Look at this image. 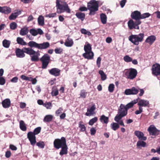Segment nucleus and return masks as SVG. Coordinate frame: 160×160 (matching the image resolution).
<instances>
[{"label":"nucleus","instance_id":"nucleus-1","mask_svg":"<svg viewBox=\"0 0 160 160\" xmlns=\"http://www.w3.org/2000/svg\"><path fill=\"white\" fill-rule=\"evenodd\" d=\"M16 56L19 58L25 57L24 53L29 55L31 57V60L32 62H37L39 60V57L40 56L39 51H35L30 48H23L22 49L17 48L15 51Z\"/></svg>","mask_w":160,"mask_h":160},{"label":"nucleus","instance_id":"nucleus-2","mask_svg":"<svg viewBox=\"0 0 160 160\" xmlns=\"http://www.w3.org/2000/svg\"><path fill=\"white\" fill-rule=\"evenodd\" d=\"M99 1H96L95 0H91L87 3V8L84 6L80 7L79 10L82 12L86 11L88 10L90 11L89 13V15H94L96 12L98 10Z\"/></svg>","mask_w":160,"mask_h":160},{"label":"nucleus","instance_id":"nucleus-3","mask_svg":"<svg viewBox=\"0 0 160 160\" xmlns=\"http://www.w3.org/2000/svg\"><path fill=\"white\" fill-rule=\"evenodd\" d=\"M57 12L60 14L64 12L70 13L71 10L68 5L65 2L62 0H57L56 1Z\"/></svg>","mask_w":160,"mask_h":160},{"label":"nucleus","instance_id":"nucleus-4","mask_svg":"<svg viewBox=\"0 0 160 160\" xmlns=\"http://www.w3.org/2000/svg\"><path fill=\"white\" fill-rule=\"evenodd\" d=\"M144 36L143 33L137 35L132 34L128 37V40L134 45H138L140 42L143 41Z\"/></svg>","mask_w":160,"mask_h":160},{"label":"nucleus","instance_id":"nucleus-5","mask_svg":"<svg viewBox=\"0 0 160 160\" xmlns=\"http://www.w3.org/2000/svg\"><path fill=\"white\" fill-rule=\"evenodd\" d=\"M128 110L125 107V105L121 104L118 109V113L115 116L114 120H120L126 116L128 113Z\"/></svg>","mask_w":160,"mask_h":160},{"label":"nucleus","instance_id":"nucleus-6","mask_svg":"<svg viewBox=\"0 0 160 160\" xmlns=\"http://www.w3.org/2000/svg\"><path fill=\"white\" fill-rule=\"evenodd\" d=\"M66 144V141L64 137H62L61 139H56L53 142L54 147L56 149H58Z\"/></svg>","mask_w":160,"mask_h":160},{"label":"nucleus","instance_id":"nucleus-7","mask_svg":"<svg viewBox=\"0 0 160 160\" xmlns=\"http://www.w3.org/2000/svg\"><path fill=\"white\" fill-rule=\"evenodd\" d=\"M50 59V56L47 53L44 54L40 58V60L42 62V69H45L47 68L49 63Z\"/></svg>","mask_w":160,"mask_h":160},{"label":"nucleus","instance_id":"nucleus-8","mask_svg":"<svg viewBox=\"0 0 160 160\" xmlns=\"http://www.w3.org/2000/svg\"><path fill=\"white\" fill-rule=\"evenodd\" d=\"M137 72L135 69L130 68L129 71L125 73L127 78L130 79H133L136 76Z\"/></svg>","mask_w":160,"mask_h":160},{"label":"nucleus","instance_id":"nucleus-9","mask_svg":"<svg viewBox=\"0 0 160 160\" xmlns=\"http://www.w3.org/2000/svg\"><path fill=\"white\" fill-rule=\"evenodd\" d=\"M141 21H136L134 22L133 20L131 19L128 22V26L130 29H139V28L138 25L141 24Z\"/></svg>","mask_w":160,"mask_h":160},{"label":"nucleus","instance_id":"nucleus-10","mask_svg":"<svg viewBox=\"0 0 160 160\" xmlns=\"http://www.w3.org/2000/svg\"><path fill=\"white\" fill-rule=\"evenodd\" d=\"M152 71L153 75L156 76H160V65L158 63L153 64L152 66Z\"/></svg>","mask_w":160,"mask_h":160},{"label":"nucleus","instance_id":"nucleus-11","mask_svg":"<svg viewBox=\"0 0 160 160\" xmlns=\"http://www.w3.org/2000/svg\"><path fill=\"white\" fill-rule=\"evenodd\" d=\"M131 17L132 19L136 21H140L141 13L138 11H134L131 13Z\"/></svg>","mask_w":160,"mask_h":160},{"label":"nucleus","instance_id":"nucleus-12","mask_svg":"<svg viewBox=\"0 0 160 160\" xmlns=\"http://www.w3.org/2000/svg\"><path fill=\"white\" fill-rule=\"evenodd\" d=\"M138 90L134 87H132L131 89H126L124 94L126 95H135L138 93Z\"/></svg>","mask_w":160,"mask_h":160},{"label":"nucleus","instance_id":"nucleus-13","mask_svg":"<svg viewBox=\"0 0 160 160\" xmlns=\"http://www.w3.org/2000/svg\"><path fill=\"white\" fill-rule=\"evenodd\" d=\"M30 33L33 36H36L38 34L42 35L43 33V31L40 28H38L37 29L32 28L29 30Z\"/></svg>","mask_w":160,"mask_h":160},{"label":"nucleus","instance_id":"nucleus-14","mask_svg":"<svg viewBox=\"0 0 160 160\" xmlns=\"http://www.w3.org/2000/svg\"><path fill=\"white\" fill-rule=\"evenodd\" d=\"M150 134L152 135H158L160 131L156 129L154 127L150 126L148 129Z\"/></svg>","mask_w":160,"mask_h":160},{"label":"nucleus","instance_id":"nucleus-15","mask_svg":"<svg viewBox=\"0 0 160 160\" xmlns=\"http://www.w3.org/2000/svg\"><path fill=\"white\" fill-rule=\"evenodd\" d=\"M49 72L51 75L57 77L60 75V70L58 68H54L49 70Z\"/></svg>","mask_w":160,"mask_h":160},{"label":"nucleus","instance_id":"nucleus-16","mask_svg":"<svg viewBox=\"0 0 160 160\" xmlns=\"http://www.w3.org/2000/svg\"><path fill=\"white\" fill-rule=\"evenodd\" d=\"M11 12V9L9 7L7 6H0V12L2 13L8 14Z\"/></svg>","mask_w":160,"mask_h":160},{"label":"nucleus","instance_id":"nucleus-17","mask_svg":"<svg viewBox=\"0 0 160 160\" xmlns=\"http://www.w3.org/2000/svg\"><path fill=\"white\" fill-rule=\"evenodd\" d=\"M134 134L139 140L145 141L147 139V137L144 136L143 133L140 131H136L134 132Z\"/></svg>","mask_w":160,"mask_h":160},{"label":"nucleus","instance_id":"nucleus-18","mask_svg":"<svg viewBox=\"0 0 160 160\" xmlns=\"http://www.w3.org/2000/svg\"><path fill=\"white\" fill-rule=\"evenodd\" d=\"M138 105L140 107H148L149 106V102L147 100L140 99L138 102Z\"/></svg>","mask_w":160,"mask_h":160},{"label":"nucleus","instance_id":"nucleus-19","mask_svg":"<svg viewBox=\"0 0 160 160\" xmlns=\"http://www.w3.org/2000/svg\"><path fill=\"white\" fill-rule=\"evenodd\" d=\"M156 37L154 35H151L148 37L145 40V42L152 45L155 41Z\"/></svg>","mask_w":160,"mask_h":160},{"label":"nucleus","instance_id":"nucleus-20","mask_svg":"<svg viewBox=\"0 0 160 160\" xmlns=\"http://www.w3.org/2000/svg\"><path fill=\"white\" fill-rule=\"evenodd\" d=\"M82 56L88 60L92 59L93 58L94 53L92 52H85Z\"/></svg>","mask_w":160,"mask_h":160},{"label":"nucleus","instance_id":"nucleus-21","mask_svg":"<svg viewBox=\"0 0 160 160\" xmlns=\"http://www.w3.org/2000/svg\"><path fill=\"white\" fill-rule=\"evenodd\" d=\"M50 46V44L48 42H45L42 43H39L38 49L40 50L46 49Z\"/></svg>","mask_w":160,"mask_h":160},{"label":"nucleus","instance_id":"nucleus-22","mask_svg":"<svg viewBox=\"0 0 160 160\" xmlns=\"http://www.w3.org/2000/svg\"><path fill=\"white\" fill-rule=\"evenodd\" d=\"M2 104L3 107L4 108H9L11 105L10 100L9 99H6L2 102Z\"/></svg>","mask_w":160,"mask_h":160},{"label":"nucleus","instance_id":"nucleus-23","mask_svg":"<svg viewBox=\"0 0 160 160\" xmlns=\"http://www.w3.org/2000/svg\"><path fill=\"white\" fill-rule=\"evenodd\" d=\"M21 12L20 11H16L14 13H12L11 14L9 17V19L10 20H14L19 15L21 14Z\"/></svg>","mask_w":160,"mask_h":160},{"label":"nucleus","instance_id":"nucleus-24","mask_svg":"<svg viewBox=\"0 0 160 160\" xmlns=\"http://www.w3.org/2000/svg\"><path fill=\"white\" fill-rule=\"evenodd\" d=\"M138 99H134L131 102L128 103L126 105H125V107L128 110L129 109L132 107L133 106L136 104L138 102Z\"/></svg>","mask_w":160,"mask_h":160},{"label":"nucleus","instance_id":"nucleus-25","mask_svg":"<svg viewBox=\"0 0 160 160\" xmlns=\"http://www.w3.org/2000/svg\"><path fill=\"white\" fill-rule=\"evenodd\" d=\"M28 32V28L25 26L21 29L20 31L19 34L21 35L24 36L27 35Z\"/></svg>","mask_w":160,"mask_h":160},{"label":"nucleus","instance_id":"nucleus-26","mask_svg":"<svg viewBox=\"0 0 160 160\" xmlns=\"http://www.w3.org/2000/svg\"><path fill=\"white\" fill-rule=\"evenodd\" d=\"M73 44V42L72 39L69 37H68L66 40L65 43V45L67 47H71L72 46Z\"/></svg>","mask_w":160,"mask_h":160},{"label":"nucleus","instance_id":"nucleus-27","mask_svg":"<svg viewBox=\"0 0 160 160\" xmlns=\"http://www.w3.org/2000/svg\"><path fill=\"white\" fill-rule=\"evenodd\" d=\"M61 148V150L59 152V154L61 156L67 154L68 153V149L67 144Z\"/></svg>","mask_w":160,"mask_h":160},{"label":"nucleus","instance_id":"nucleus-28","mask_svg":"<svg viewBox=\"0 0 160 160\" xmlns=\"http://www.w3.org/2000/svg\"><path fill=\"white\" fill-rule=\"evenodd\" d=\"M28 44L30 47V48H34L38 49L39 43L34 41H30L28 43Z\"/></svg>","mask_w":160,"mask_h":160},{"label":"nucleus","instance_id":"nucleus-29","mask_svg":"<svg viewBox=\"0 0 160 160\" xmlns=\"http://www.w3.org/2000/svg\"><path fill=\"white\" fill-rule=\"evenodd\" d=\"M95 109L94 105H93L90 108H88L87 112L86 113L85 115L87 116H90L92 115Z\"/></svg>","mask_w":160,"mask_h":160},{"label":"nucleus","instance_id":"nucleus-30","mask_svg":"<svg viewBox=\"0 0 160 160\" xmlns=\"http://www.w3.org/2000/svg\"><path fill=\"white\" fill-rule=\"evenodd\" d=\"M51 94L52 96H56L58 95V91L56 86H54L52 87Z\"/></svg>","mask_w":160,"mask_h":160},{"label":"nucleus","instance_id":"nucleus-31","mask_svg":"<svg viewBox=\"0 0 160 160\" xmlns=\"http://www.w3.org/2000/svg\"><path fill=\"white\" fill-rule=\"evenodd\" d=\"M77 17L79 19H81L83 21L85 19V14L81 12H77L75 14Z\"/></svg>","mask_w":160,"mask_h":160},{"label":"nucleus","instance_id":"nucleus-32","mask_svg":"<svg viewBox=\"0 0 160 160\" xmlns=\"http://www.w3.org/2000/svg\"><path fill=\"white\" fill-rule=\"evenodd\" d=\"M100 18L102 23L103 24H105L107 21V17L106 14L103 13L101 14Z\"/></svg>","mask_w":160,"mask_h":160},{"label":"nucleus","instance_id":"nucleus-33","mask_svg":"<svg viewBox=\"0 0 160 160\" xmlns=\"http://www.w3.org/2000/svg\"><path fill=\"white\" fill-rule=\"evenodd\" d=\"M19 123V126L20 129L23 131H26L27 130V127L23 121H20Z\"/></svg>","mask_w":160,"mask_h":160},{"label":"nucleus","instance_id":"nucleus-34","mask_svg":"<svg viewBox=\"0 0 160 160\" xmlns=\"http://www.w3.org/2000/svg\"><path fill=\"white\" fill-rule=\"evenodd\" d=\"M17 43L22 45H26L27 43L24 41L23 39L20 37H18L17 39Z\"/></svg>","mask_w":160,"mask_h":160},{"label":"nucleus","instance_id":"nucleus-35","mask_svg":"<svg viewBox=\"0 0 160 160\" xmlns=\"http://www.w3.org/2000/svg\"><path fill=\"white\" fill-rule=\"evenodd\" d=\"M111 127L113 130L116 131L119 128V125L118 123L112 122L111 124Z\"/></svg>","mask_w":160,"mask_h":160},{"label":"nucleus","instance_id":"nucleus-36","mask_svg":"<svg viewBox=\"0 0 160 160\" xmlns=\"http://www.w3.org/2000/svg\"><path fill=\"white\" fill-rule=\"evenodd\" d=\"M84 49L85 52H92L91 45L89 43L84 45Z\"/></svg>","mask_w":160,"mask_h":160},{"label":"nucleus","instance_id":"nucleus-37","mask_svg":"<svg viewBox=\"0 0 160 160\" xmlns=\"http://www.w3.org/2000/svg\"><path fill=\"white\" fill-rule=\"evenodd\" d=\"M79 127L80 129V131L81 132H83L86 130V127L82 121L79 122Z\"/></svg>","mask_w":160,"mask_h":160},{"label":"nucleus","instance_id":"nucleus-38","mask_svg":"<svg viewBox=\"0 0 160 160\" xmlns=\"http://www.w3.org/2000/svg\"><path fill=\"white\" fill-rule=\"evenodd\" d=\"M11 43L10 41L6 39L2 41V45L3 46L6 48H8Z\"/></svg>","mask_w":160,"mask_h":160},{"label":"nucleus","instance_id":"nucleus-39","mask_svg":"<svg viewBox=\"0 0 160 160\" xmlns=\"http://www.w3.org/2000/svg\"><path fill=\"white\" fill-rule=\"evenodd\" d=\"M98 72L101 75L102 80L104 81L106 79L107 76L103 71L100 70Z\"/></svg>","mask_w":160,"mask_h":160},{"label":"nucleus","instance_id":"nucleus-40","mask_svg":"<svg viewBox=\"0 0 160 160\" xmlns=\"http://www.w3.org/2000/svg\"><path fill=\"white\" fill-rule=\"evenodd\" d=\"M146 143L143 141H139L137 143V146L138 147H145L146 146Z\"/></svg>","mask_w":160,"mask_h":160},{"label":"nucleus","instance_id":"nucleus-41","mask_svg":"<svg viewBox=\"0 0 160 160\" xmlns=\"http://www.w3.org/2000/svg\"><path fill=\"white\" fill-rule=\"evenodd\" d=\"M38 22L39 25L42 26L44 25V20L43 16H40L38 18Z\"/></svg>","mask_w":160,"mask_h":160},{"label":"nucleus","instance_id":"nucleus-42","mask_svg":"<svg viewBox=\"0 0 160 160\" xmlns=\"http://www.w3.org/2000/svg\"><path fill=\"white\" fill-rule=\"evenodd\" d=\"M123 59V60L127 62H131L132 60V58L128 55L124 56Z\"/></svg>","mask_w":160,"mask_h":160},{"label":"nucleus","instance_id":"nucleus-43","mask_svg":"<svg viewBox=\"0 0 160 160\" xmlns=\"http://www.w3.org/2000/svg\"><path fill=\"white\" fill-rule=\"evenodd\" d=\"M43 106L47 109H51L52 107V105L50 102H46L43 104Z\"/></svg>","mask_w":160,"mask_h":160},{"label":"nucleus","instance_id":"nucleus-44","mask_svg":"<svg viewBox=\"0 0 160 160\" xmlns=\"http://www.w3.org/2000/svg\"><path fill=\"white\" fill-rule=\"evenodd\" d=\"M27 137L29 140L31 138H35V135L32 132H29L27 135Z\"/></svg>","mask_w":160,"mask_h":160},{"label":"nucleus","instance_id":"nucleus-45","mask_svg":"<svg viewBox=\"0 0 160 160\" xmlns=\"http://www.w3.org/2000/svg\"><path fill=\"white\" fill-rule=\"evenodd\" d=\"M81 32L82 33L85 35H87L88 36H90L92 34L89 31H87L86 29L84 28L82 29L81 30Z\"/></svg>","mask_w":160,"mask_h":160},{"label":"nucleus","instance_id":"nucleus-46","mask_svg":"<svg viewBox=\"0 0 160 160\" xmlns=\"http://www.w3.org/2000/svg\"><path fill=\"white\" fill-rule=\"evenodd\" d=\"M151 14L148 12H146L142 14H141V19H144L149 17Z\"/></svg>","mask_w":160,"mask_h":160},{"label":"nucleus","instance_id":"nucleus-47","mask_svg":"<svg viewBox=\"0 0 160 160\" xmlns=\"http://www.w3.org/2000/svg\"><path fill=\"white\" fill-rule=\"evenodd\" d=\"M21 78L23 80L30 81L32 80L33 78L32 77H28L24 75H22L21 76Z\"/></svg>","mask_w":160,"mask_h":160},{"label":"nucleus","instance_id":"nucleus-48","mask_svg":"<svg viewBox=\"0 0 160 160\" xmlns=\"http://www.w3.org/2000/svg\"><path fill=\"white\" fill-rule=\"evenodd\" d=\"M17 27V25L15 22H12L10 24V28L12 30L15 29Z\"/></svg>","mask_w":160,"mask_h":160},{"label":"nucleus","instance_id":"nucleus-49","mask_svg":"<svg viewBox=\"0 0 160 160\" xmlns=\"http://www.w3.org/2000/svg\"><path fill=\"white\" fill-rule=\"evenodd\" d=\"M87 94V92L84 90H82L80 92V95L81 98H84L86 97Z\"/></svg>","mask_w":160,"mask_h":160},{"label":"nucleus","instance_id":"nucleus-50","mask_svg":"<svg viewBox=\"0 0 160 160\" xmlns=\"http://www.w3.org/2000/svg\"><path fill=\"white\" fill-rule=\"evenodd\" d=\"M41 128L40 127H38L35 129L33 132H32L35 135H37L39 133L41 130Z\"/></svg>","mask_w":160,"mask_h":160},{"label":"nucleus","instance_id":"nucleus-51","mask_svg":"<svg viewBox=\"0 0 160 160\" xmlns=\"http://www.w3.org/2000/svg\"><path fill=\"white\" fill-rule=\"evenodd\" d=\"M36 145L39 147L43 148L44 147L45 144L43 142H39L36 143Z\"/></svg>","mask_w":160,"mask_h":160},{"label":"nucleus","instance_id":"nucleus-52","mask_svg":"<svg viewBox=\"0 0 160 160\" xmlns=\"http://www.w3.org/2000/svg\"><path fill=\"white\" fill-rule=\"evenodd\" d=\"M54 119L53 116L51 115H48L45 117L43 120H52Z\"/></svg>","mask_w":160,"mask_h":160},{"label":"nucleus","instance_id":"nucleus-53","mask_svg":"<svg viewBox=\"0 0 160 160\" xmlns=\"http://www.w3.org/2000/svg\"><path fill=\"white\" fill-rule=\"evenodd\" d=\"M114 88V84H110L108 86V91L110 92H112L113 91Z\"/></svg>","mask_w":160,"mask_h":160},{"label":"nucleus","instance_id":"nucleus-54","mask_svg":"<svg viewBox=\"0 0 160 160\" xmlns=\"http://www.w3.org/2000/svg\"><path fill=\"white\" fill-rule=\"evenodd\" d=\"M56 15V13H50L46 15V17H49V18L55 17Z\"/></svg>","mask_w":160,"mask_h":160},{"label":"nucleus","instance_id":"nucleus-55","mask_svg":"<svg viewBox=\"0 0 160 160\" xmlns=\"http://www.w3.org/2000/svg\"><path fill=\"white\" fill-rule=\"evenodd\" d=\"M55 52L57 54H60L62 52L63 49L62 48H56L55 50Z\"/></svg>","mask_w":160,"mask_h":160},{"label":"nucleus","instance_id":"nucleus-56","mask_svg":"<svg viewBox=\"0 0 160 160\" xmlns=\"http://www.w3.org/2000/svg\"><path fill=\"white\" fill-rule=\"evenodd\" d=\"M36 138H31L29 140L30 141L31 144L32 145H34L36 143Z\"/></svg>","mask_w":160,"mask_h":160},{"label":"nucleus","instance_id":"nucleus-57","mask_svg":"<svg viewBox=\"0 0 160 160\" xmlns=\"http://www.w3.org/2000/svg\"><path fill=\"white\" fill-rule=\"evenodd\" d=\"M5 83V80L2 77H0V85H3Z\"/></svg>","mask_w":160,"mask_h":160},{"label":"nucleus","instance_id":"nucleus-58","mask_svg":"<svg viewBox=\"0 0 160 160\" xmlns=\"http://www.w3.org/2000/svg\"><path fill=\"white\" fill-rule=\"evenodd\" d=\"M142 111V107H140L139 106V110H136L135 112V113L136 114H138L141 113Z\"/></svg>","mask_w":160,"mask_h":160},{"label":"nucleus","instance_id":"nucleus-59","mask_svg":"<svg viewBox=\"0 0 160 160\" xmlns=\"http://www.w3.org/2000/svg\"><path fill=\"white\" fill-rule=\"evenodd\" d=\"M101 59L100 57H98L97 60V64L98 68L100 67Z\"/></svg>","mask_w":160,"mask_h":160},{"label":"nucleus","instance_id":"nucleus-60","mask_svg":"<svg viewBox=\"0 0 160 160\" xmlns=\"http://www.w3.org/2000/svg\"><path fill=\"white\" fill-rule=\"evenodd\" d=\"M63 111V109L62 108H60L56 111V114L58 116Z\"/></svg>","mask_w":160,"mask_h":160},{"label":"nucleus","instance_id":"nucleus-61","mask_svg":"<svg viewBox=\"0 0 160 160\" xmlns=\"http://www.w3.org/2000/svg\"><path fill=\"white\" fill-rule=\"evenodd\" d=\"M91 134L92 135H94L95 134L96 132V130L94 128H92L90 129Z\"/></svg>","mask_w":160,"mask_h":160},{"label":"nucleus","instance_id":"nucleus-62","mask_svg":"<svg viewBox=\"0 0 160 160\" xmlns=\"http://www.w3.org/2000/svg\"><path fill=\"white\" fill-rule=\"evenodd\" d=\"M126 2V0H122L120 2V5L121 8H122L124 6Z\"/></svg>","mask_w":160,"mask_h":160},{"label":"nucleus","instance_id":"nucleus-63","mask_svg":"<svg viewBox=\"0 0 160 160\" xmlns=\"http://www.w3.org/2000/svg\"><path fill=\"white\" fill-rule=\"evenodd\" d=\"M11 152L10 151H8L6 152L5 157L7 158H9L11 156Z\"/></svg>","mask_w":160,"mask_h":160},{"label":"nucleus","instance_id":"nucleus-64","mask_svg":"<svg viewBox=\"0 0 160 160\" xmlns=\"http://www.w3.org/2000/svg\"><path fill=\"white\" fill-rule=\"evenodd\" d=\"M18 78L17 77H15L12 78L11 80L12 82L16 83L18 82Z\"/></svg>","mask_w":160,"mask_h":160}]
</instances>
